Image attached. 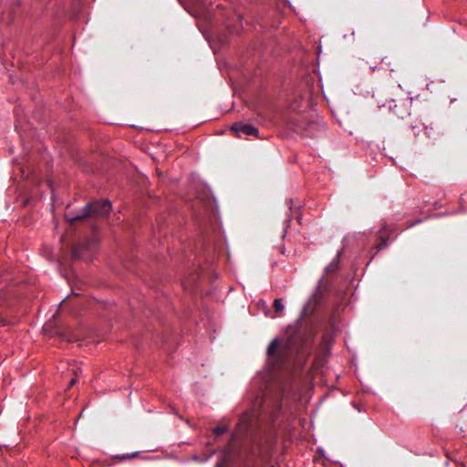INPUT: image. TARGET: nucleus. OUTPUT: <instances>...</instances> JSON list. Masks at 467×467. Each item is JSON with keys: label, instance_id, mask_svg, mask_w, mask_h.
I'll return each mask as SVG.
<instances>
[{"label": "nucleus", "instance_id": "nucleus-2", "mask_svg": "<svg viewBox=\"0 0 467 467\" xmlns=\"http://www.w3.org/2000/svg\"><path fill=\"white\" fill-rule=\"evenodd\" d=\"M254 416L255 415L254 411H245L240 416L236 424V429L232 434L231 441L224 448L225 454H230L233 451V444L248 431Z\"/></svg>", "mask_w": 467, "mask_h": 467}, {"label": "nucleus", "instance_id": "nucleus-7", "mask_svg": "<svg viewBox=\"0 0 467 467\" xmlns=\"http://www.w3.org/2000/svg\"><path fill=\"white\" fill-rule=\"evenodd\" d=\"M90 245H91V244L89 242L76 245L73 248V252H72L73 257L76 259H85L86 258L85 251L87 249H88Z\"/></svg>", "mask_w": 467, "mask_h": 467}, {"label": "nucleus", "instance_id": "nucleus-5", "mask_svg": "<svg viewBox=\"0 0 467 467\" xmlns=\"http://www.w3.org/2000/svg\"><path fill=\"white\" fill-rule=\"evenodd\" d=\"M410 103L407 102H394L393 105H389V109L400 119H404L406 116L410 115Z\"/></svg>", "mask_w": 467, "mask_h": 467}, {"label": "nucleus", "instance_id": "nucleus-3", "mask_svg": "<svg viewBox=\"0 0 467 467\" xmlns=\"http://www.w3.org/2000/svg\"><path fill=\"white\" fill-rule=\"evenodd\" d=\"M231 130L239 138L243 135L258 137L259 130L256 127L249 123L235 122L232 125Z\"/></svg>", "mask_w": 467, "mask_h": 467}, {"label": "nucleus", "instance_id": "nucleus-8", "mask_svg": "<svg viewBox=\"0 0 467 467\" xmlns=\"http://www.w3.org/2000/svg\"><path fill=\"white\" fill-rule=\"evenodd\" d=\"M322 282H323V279H320L318 282L317 287L316 289V292L313 295L312 299L309 301V305L311 304L312 301L316 304L322 297V295H321L322 294V292H321Z\"/></svg>", "mask_w": 467, "mask_h": 467}, {"label": "nucleus", "instance_id": "nucleus-4", "mask_svg": "<svg viewBox=\"0 0 467 467\" xmlns=\"http://www.w3.org/2000/svg\"><path fill=\"white\" fill-rule=\"evenodd\" d=\"M279 346V341L277 338H275L271 341L268 348H267V356L269 358V362L272 363L273 366H280L283 362L284 358V351L283 349L277 351V348Z\"/></svg>", "mask_w": 467, "mask_h": 467}, {"label": "nucleus", "instance_id": "nucleus-1", "mask_svg": "<svg viewBox=\"0 0 467 467\" xmlns=\"http://www.w3.org/2000/svg\"><path fill=\"white\" fill-rule=\"evenodd\" d=\"M110 211L111 203L108 200L96 201L88 203L83 208V211L77 215L71 216L69 213H67L66 218L72 224L74 222L86 218L87 216H106Z\"/></svg>", "mask_w": 467, "mask_h": 467}, {"label": "nucleus", "instance_id": "nucleus-11", "mask_svg": "<svg viewBox=\"0 0 467 467\" xmlns=\"http://www.w3.org/2000/svg\"><path fill=\"white\" fill-rule=\"evenodd\" d=\"M273 306H274L275 312L277 314L281 313L285 307L281 298H275L274 301Z\"/></svg>", "mask_w": 467, "mask_h": 467}, {"label": "nucleus", "instance_id": "nucleus-13", "mask_svg": "<svg viewBox=\"0 0 467 467\" xmlns=\"http://www.w3.org/2000/svg\"><path fill=\"white\" fill-rule=\"evenodd\" d=\"M76 383V379H72L71 381H70V385H74Z\"/></svg>", "mask_w": 467, "mask_h": 467}, {"label": "nucleus", "instance_id": "nucleus-14", "mask_svg": "<svg viewBox=\"0 0 467 467\" xmlns=\"http://www.w3.org/2000/svg\"><path fill=\"white\" fill-rule=\"evenodd\" d=\"M217 467H220V464H218Z\"/></svg>", "mask_w": 467, "mask_h": 467}, {"label": "nucleus", "instance_id": "nucleus-6", "mask_svg": "<svg viewBox=\"0 0 467 467\" xmlns=\"http://www.w3.org/2000/svg\"><path fill=\"white\" fill-rule=\"evenodd\" d=\"M390 231L391 230L387 224L382 225V227L379 229V231L377 234V238L379 241L378 250H380L387 245Z\"/></svg>", "mask_w": 467, "mask_h": 467}, {"label": "nucleus", "instance_id": "nucleus-12", "mask_svg": "<svg viewBox=\"0 0 467 467\" xmlns=\"http://www.w3.org/2000/svg\"><path fill=\"white\" fill-rule=\"evenodd\" d=\"M381 63L389 67L391 71H395V68L391 67V62L389 61V57L382 58Z\"/></svg>", "mask_w": 467, "mask_h": 467}, {"label": "nucleus", "instance_id": "nucleus-10", "mask_svg": "<svg viewBox=\"0 0 467 467\" xmlns=\"http://www.w3.org/2000/svg\"><path fill=\"white\" fill-rule=\"evenodd\" d=\"M229 431V425L223 424L213 428V431L216 436L226 433Z\"/></svg>", "mask_w": 467, "mask_h": 467}, {"label": "nucleus", "instance_id": "nucleus-9", "mask_svg": "<svg viewBox=\"0 0 467 467\" xmlns=\"http://www.w3.org/2000/svg\"><path fill=\"white\" fill-rule=\"evenodd\" d=\"M338 257L339 254L337 255V258H335L327 267H326V273H333L336 272L338 269Z\"/></svg>", "mask_w": 467, "mask_h": 467}]
</instances>
